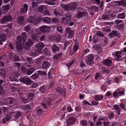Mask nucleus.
Returning <instances> with one entry per match:
<instances>
[{
  "label": "nucleus",
  "mask_w": 126,
  "mask_h": 126,
  "mask_svg": "<svg viewBox=\"0 0 126 126\" xmlns=\"http://www.w3.org/2000/svg\"><path fill=\"white\" fill-rule=\"evenodd\" d=\"M5 101L3 102L2 104L10 106V107L16 105L17 102L16 99L12 97H7Z\"/></svg>",
  "instance_id": "1"
},
{
  "label": "nucleus",
  "mask_w": 126,
  "mask_h": 126,
  "mask_svg": "<svg viewBox=\"0 0 126 126\" xmlns=\"http://www.w3.org/2000/svg\"><path fill=\"white\" fill-rule=\"evenodd\" d=\"M19 81L27 85H30V84L33 82L30 79L27 77H25L23 78H20L19 79Z\"/></svg>",
  "instance_id": "2"
},
{
  "label": "nucleus",
  "mask_w": 126,
  "mask_h": 126,
  "mask_svg": "<svg viewBox=\"0 0 126 126\" xmlns=\"http://www.w3.org/2000/svg\"><path fill=\"white\" fill-rule=\"evenodd\" d=\"M64 16L65 17L62 18L61 20L64 22L66 24H68V23L71 21V15L70 13H67L65 14Z\"/></svg>",
  "instance_id": "3"
},
{
  "label": "nucleus",
  "mask_w": 126,
  "mask_h": 126,
  "mask_svg": "<svg viewBox=\"0 0 126 126\" xmlns=\"http://www.w3.org/2000/svg\"><path fill=\"white\" fill-rule=\"evenodd\" d=\"M94 57L92 54L88 55L86 60V63L88 65L92 66L94 64Z\"/></svg>",
  "instance_id": "4"
},
{
  "label": "nucleus",
  "mask_w": 126,
  "mask_h": 126,
  "mask_svg": "<svg viewBox=\"0 0 126 126\" xmlns=\"http://www.w3.org/2000/svg\"><path fill=\"white\" fill-rule=\"evenodd\" d=\"M44 47V45L42 42L37 44L35 46V51L39 54L42 53V50Z\"/></svg>",
  "instance_id": "5"
},
{
  "label": "nucleus",
  "mask_w": 126,
  "mask_h": 126,
  "mask_svg": "<svg viewBox=\"0 0 126 126\" xmlns=\"http://www.w3.org/2000/svg\"><path fill=\"white\" fill-rule=\"evenodd\" d=\"M88 10L89 13L93 15H94L93 13L94 12H97L98 11V7L95 6H92L89 7Z\"/></svg>",
  "instance_id": "6"
},
{
  "label": "nucleus",
  "mask_w": 126,
  "mask_h": 126,
  "mask_svg": "<svg viewBox=\"0 0 126 126\" xmlns=\"http://www.w3.org/2000/svg\"><path fill=\"white\" fill-rule=\"evenodd\" d=\"M76 119L73 117H71L66 120V126H70L72 124H74L76 122Z\"/></svg>",
  "instance_id": "7"
},
{
  "label": "nucleus",
  "mask_w": 126,
  "mask_h": 126,
  "mask_svg": "<svg viewBox=\"0 0 126 126\" xmlns=\"http://www.w3.org/2000/svg\"><path fill=\"white\" fill-rule=\"evenodd\" d=\"M12 20V17L11 16L6 15L1 19L0 22L2 24H3L7 22L10 21Z\"/></svg>",
  "instance_id": "8"
},
{
  "label": "nucleus",
  "mask_w": 126,
  "mask_h": 126,
  "mask_svg": "<svg viewBox=\"0 0 126 126\" xmlns=\"http://www.w3.org/2000/svg\"><path fill=\"white\" fill-rule=\"evenodd\" d=\"M33 44V42L31 39H30L24 45L23 47L26 49L28 50L30 48V46Z\"/></svg>",
  "instance_id": "9"
},
{
  "label": "nucleus",
  "mask_w": 126,
  "mask_h": 126,
  "mask_svg": "<svg viewBox=\"0 0 126 126\" xmlns=\"http://www.w3.org/2000/svg\"><path fill=\"white\" fill-rule=\"evenodd\" d=\"M28 21L31 23L35 25L38 23V21L32 16H30L29 18Z\"/></svg>",
  "instance_id": "10"
},
{
  "label": "nucleus",
  "mask_w": 126,
  "mask_h": 126,
  "mask_svg": "<svg viewBox=\"0 0 126 126\" xmlns=\"http://www.w3.org/2000/svg\"><path fill=\"white\" fill-rule=\"evenodd\" d=\"M10 6L9 4H7L2 7L1 10L3 13L6 14L7 12L9 10Z\"/></svg>",
  "instance_id": "11"
},
{
  "label": "nucleus",
  "mask_w": 126,
  "mask_h": 126,
  "mask_svg": "<svg viewBox=\"0 0 126 126\" xmlns=\"http://www.w3.org/2000/svg\"><path fill=\"white\" fill-rule=\"evenodd\" d=\"M17 20L18 23L19 24H20L23 26L25 24V23L24 22V16L19 17L17 18Z\"/></svg>",
  "instance_id": "12"
},
{
  "label": "nucleus",
  "mask_w": 126,
  "mask_h": 126,
  "mask_svg": "<svg viewBox=\"0 0 126 126\" xmlns=\"http://www.w3.org/2000/svg\"><path fill=\"white\" fill-rule=\"evenodd\" d=\"M40 20L45 23L47 24L50 23L51 21V19L50 18L46 17H41L40 18Z\"/></svg>",
  "instance_id": "13"
},
{
  "label": "nucleus",
  "mask_w": 126,
  "mask_h": 126,
  "mask_svg": "<svg viewBox=\"0 0 126 126\" xmlns=\"http://www.w3.org/2000/svg\"><path fill=\"white\" fill-rule=\"evenodd\" d=\"M49 27L46 25H44L40 27L39 30L42 32H48Z\"/></svg>",
  "instance_id": "14"
},
{
  "label": "nucleus",
  "mask_w": 126,
  "mask_h": 126,
  "mask_svg": "<svg viewBox=\"0 0 126 126\" xmlns=\"http://www.w3.org/2000/svg\"><path fill=\"white\" fill-rule=\"evenodd\" d=\"M50 64L49 63L45 61L43 62L42 64V67L43 69H47L48 68Z\"/></svg>",
  "instance_id": "15"
},
{
  "label": "nucleus",
  "mask_w": 126,
  "mask_h": 126,
  "mask_svg": "<svg viewBox=\"0 0 126 126\" xmlns=\"http://www.w3.org/2000/svg\"><path fill=\"white\" fill-rule=\"evenodd\" d=\"M86 12L80 11L77 14V17L78 18H80L83 16H85L86 15Z\"/></svg>",
  "instance_id": "16"
},
{
  "label": "nucleus",
  "mask_w": 126,
  "mask_h": 126,
  "mask_svg": "<svg viewBox=\"0 0 126 126\" xmlns=\"http://www.w3.org/2000/svg\"><path fill=\"white\" fill-rule=\"evenodd\" d=\"M115 2L116 3L118 4V5L123 7L126 6V2L123 0H121L120 1H115Z\"/></svg>",
  "instance_id": "17"
},
{
  "label": "nucleus",
  "mask_w": 126,
  "mask_h": 126,
  "mask_svg": "<svg viewBox=\"0 0 126 126\" xmlns=\"http://www.w3.org/2000/svg\"><path fill=\"white\" fill-rule=\"evenodd\" d=\"M56 91L59 93L61 94L63 96L64 98L65 96V92L64 89H60L58 87L56 89Z\"/></svg>",
  "instance_id": "18"
},
{
  "label": "nucleus",
  "mask_w": 126,
  "mask_h": 126,
  "mask_svg": "<svg viewBox=\"0 0 126 126\" xmlns=\"http://www.w3.org/2000/svg\"><path fill=\"white\" fill-rule=\"evenodd\" d=\"M28 6L27 5L26 3L25 4L23 7L21 8L20 9V12L21 13H25L27 12L28 11Z\"/></svg>",
  "instance_id": "19"
},
{
  "label": "nucleus",
  "mask_w": 126,
  "mask_h": 126,
  "mask_svg": "<svg viewBox=\"0 0 126 126\" xmlns=\"http://www.w3.org/2000/svg\"><path fill=\"white\" fill-rule=\"evenodd\" d=\"M69 4L70 10L72 11L75 10L76 9L77 6V4L76 3V2L71 3Z\"/></svg>",
  "instance_id": "20"
},
{
  "label": "nucleus",
  "mask_w": 126,
  "mask_h": 126,
  "mask_svg": "<svg viewBox=\"0 0 126 126\" xmlns=\"http://www.w3.org/2000/svg\"><path fill=\"white\" fill-rule=\"evenodd\" d=\"M62 8L66 11L70 10L69 4H62L61 5Z\"/></svg>",
  "instance_id": "21"
},
{
  "label": "nucleus",
  "mask_w": 126,
  "mask_h": 126,
  "mask_svg": "<svg viewBox=\"0 0 126 126\" xmlns=\"http://www.w3.org/2000/svg\"><path fill=\"white\" fill-rule=\"evenodd\" d=\"M51 48H52V51L54 52L59 51L60 49L57 46L56 44H54L52 45Z\"/></svg>",
  "instance_id": "22"
},
{
  "label": "nucleus",
  "mask_w": 126,
  "mask_h": 126,
  "mask_svg": "<svg viewBox=\"0 0 126 126\" xmlns=\"http://www.w3.org/2000/svg\"><path fill=\"white\" fill-rule=\"evenodd\" d=\"M35 71L34 68L32 67L27 70V74L28 75H30L32 74Z\"/></svg>",
  "instance_id": "23"
},
{
  "label": "nucleus",
  "mask_w": 126,
  "mask_h": 126,
  "mask_svg": "<svg viewBox=\"0 0 126 126\" xmlns=\"http://www.w3.org/2000/svg\"><path fill=\"white\" fill-rule=\"evenodd\" d=\"M111 63L112 61L111 60L108 59H106L104 60L103 61V64L107 65L108 66H110Z\"/></svg>",
  "instance_id": "24"
},
{
  "label": "nucleus",
  "mask_w": 126,
  "mask_h": 126,
  "mask_svg": "<svg viewBox=\"0 0 126 126\" xmlns=\"http://www.w3.org/2000/svg\"><path fill=\"white\" fill-rule=\"evenodd\" d=\"M110 36L111 37H112L113 36L117 37L118 35L117 32L116 31H113L112 32L109 34Z\"/></svg>",
  "instance_id": "25"
},
{
  "label": "nucleus",
  "mask_w": 126,
  "mask_h": 126,
  "mask_svg": "<svg viewBox=\"0 0 126 126\" xmlns=\"http://www.w3.org/2000/svg\"><path fill=\"white\" fill-rule=\"evenodd\" d=\"M125 14V13H123L119 14L117 15V17L119 19H124L126 17Z\"/></svg>",
  "instance_id": "26"
},
{
  "label": "nucleus",
  "mask_w": 126,
  "mask_h": 126,
  "mask_svg": "<svg viewBox=\"0 0 126 126\" xmlns=\"http://www.w3.org/2000/svg\"><path fill=\"white\" fill-rule=\"evenodd\" d=\"M56 0H48V1H46L45 2L48 5H53L55 4L54 2Z\"/></svg>",
  "instance_id": "27"
},
{
  "label": "nucleus",
  "mask_w": 126,
  "mask_h": 126,
  "mask_svg": "<svg viewBox=\"0 0 126 126\" xmlns=\"http://www.w3.org/2000/svg\"><path fill=\"white\" fill-rule=\"evenodd\" d=\"M11 118V117L9 116L4 117L2 119L3 123H4L8 121Z\"/></svg>",
  "instance_id": "28"
},
{
  "label": "nucleus",
  "mask_w": 126,
  "mask_h": 126,
  "mask_svg": "<svg viewBox=\"0 0 126 126\" xmlns=\"http://www.w3.org/2000/svg\"><path fill=\"white\" fill-rule=\"evenodd\" d=\"M102 18L103 20H108L110 19V17L108 15H103L102 16Z\"/></svg>",
  "instance_id": "29"
},
{
  "label": "nucleus",
  "mask_w": 126,
  "mask_h": 126,
  "mask_svg": "<svg viewBox=\"0 0 126 126\" xmlns=\"http://www.w3.org/2000/svg\"><path fill=\"white\" fill-rule=\"evenodd\" d=\"M52 100V99L49 97L46 98L45 99V102H46L47 104L49 105L51 104V102Z\"/></svg>",
  "instance_id": "30"
},
{
  "label": "nucleus",
  "mask_w": 126,
  "mask_h": 126,
  "mask_svg": "<svg viewBox=\"0 0 126 126\" xmlns=\"http://www.w3.org/2000/svg\"><path fill=\"white\" fill-rule=\"evenodd\" d=\"M32 38L34 41H37L38 37L37 34H36L33 33L31 35Z\"/></svg>",
  "instance_id": "31"
},
{
  "label": "nucleus",
  "mask_w": 126,
  "mask_h": 126,
  "mask_svg": "<svg viewBox=\"0 0 126 126\" xmlns=\"http://www.w3.org/2000/svg\"><path fill=\"white\" fill-rule=\"evenodd\" d=\"M21 38L23 39L24 41H25L27 39V33L25 32H23L21 34Z\"/></svg>",
  "instance_id": "32"
},
{
  "label": "nucleus",
  "mask_w": 126,
  "mask_h": 126,
  "mask_svg": "<svg viewBox=\"0 0 126 126\" xmlns=\"http://www.w3.org/2000/svg\"><path fill=\"white\" fill-rule=\"evenodd\" d=\"M6 35L4 33H2L0 35V38L2 40V41L4 42L6 40Z\"/></svg>",
  "instance_id": "33"
},
{
  "label": "nucleus",
  "mask_w": 126,
  "mask_h": 126,
  "mask_svg": "<svg viewBox=\"0 0 126 126\" xmlns=\"http://www.w3.org/2000/svg\"><path fill=\"white\" fill-rule=\"evenodd\" d=\"M38 74L40 75L43 76L45 77H46L47 75L46 72H44L41 70H38L37 71Z\"/></svg>",
  "instance_id": "34"
},
{
  "label": "nucleus",
  "mask_w": 126,
  "mask_h": 126,
  "mask_svg": "<svg viewBox=\"0 0 126 126\" xmlns=\"http://www.w3.org/2000/svg\"><path fill=\"white\" fill-rule=\"evenodd\" d=\"M22 115V113L21 112L19 111L15 115V117L16 119H18L19 117H21Z\"/></svg>",
  "instance_id": "35"
},
{
  "label": "nucleus",
  "mask_w": 126,
  "mask_h": 126,
  "mask_svg": "<svg viewBox=\"0 0 126 126\" xmlns=\"http://www.w3.org/2000/svg\"><path fill=\"white\" fill-rule=\"evenodd\" d=\"M9 79L11 81H18L12 75L9 77Z\"/></svg>",
  "instance_id": "36"
},
{
  "label": "nucleus",
  "mask_w": 126,
  "mask_h": 126,
  "mask_svg": "<svg viewBox=\"0 0 126 126\" xmlns=\"http://www.w3.org/2000/svg\"><path fill=\"white\" fill-rule=\"evenodd\" d=\"M45 8V6L44 5H42L39 6L38 9V12L40 13L42 12Z\"/></svg>",
  "instance_id": "37"
},
{
  "label": "nucleus",
  "mask_w": 126,
  "mask_h": 126,
  "mask_svg": "<svg viewBox=\"0 0 126 126\" xmlns=\"http://www.w3.org/2000/svg\"><path fill=\"white\" fill-rule=\"evenodd\" d=\"M78 49V45L77 44H76L74 46L73 48V51L74 52H73V54H74L77 51Z\"/></svg>",
  "instance_id": "38"
},
{
  "label": "nucleus",
  "mask_w": 126,
  "mask_h": 126,
  "mask_svg": "<svg viewBox=\"0 0 126 126\" xmlns=\"http://www.w3.org/2000/svg\"><path fill=\"white\" fill-rule=\"evenodd\" d=\"M31 29V28L30 25H27L25 27L24 30L26 32L30 31Z\"/></svg>",
  "instance_id": "39"
},
{
  "label": "nucleus",
  "mask_w": 126,
  "mask_h": 126,
  "mask_svg": "<svg viewBox=\"0 0 126 126\" xmlns=\"http://www.w3.org/2000/svg\"><path fill=\"white\" fill-rule=\"evenodd\" d=\"M103 46H105L107 44L108 42V40L107 38H103Z\"/></svg>",
  "instance_id": "40"
},
{
  "label": "nucleus",
  "mask_w": 126,
  "mask_h": 126,
  "mask_svg": "<svg viewBox=\"0 0 126 126\" xmlns=\"http://www.w3.org/2000/svg\"><path fill=\"white\" fill-rule=\"evenodd\" d=\"M79 66L80 67L82 68L83 67H85V64L82 60H81L79 63Z\"/></svg>",
  "instance_id": "41"
},
{
  "label": "nucleus",
  "mask_w": 126,
  "mask_h": 126,
  "mask_svg": "<svg viewBox=\"0 0 126 126\" xmlns=\"http://www.w3.org/2000/svg\"><path fill=\"white\" fill-rule=\"evenodd\" d=\"M54 13L57 16H60V14L59 13V11L57 9H55L54 11Z\"/></svg>",
  "instance_id": "42"
},
{
  "label": "nucleus",
  "mask_w": 126,
  "mask_h": 126,
  "mask_svg": "<svg viewBox=\"0 0 126 126\" xmlns=\"http://www.w3.org/2000/svg\"><path fill=\"white\" fill-rule=\"evenodd\" d=\"M80 123L82 126H86L87 125V123L86 121L84 120L81 121Z\"/></svg>",
  "instance_id": "43"
},
{
  "label": "nucleus",
  "mask_w": 126,
  "mask_h": 126,
  "mask_svg": "<svg viewBox=\"0 0 126 126\" xmlns=\"http://www.w3.org/2000/svg\"><path fill=\"white\" fill-rule=\"evenodd\" d=\"M13 60L15 62L18 61L20 60V58L18 56L15 55L14 56Z\"/></svg>",
  "instance_id": "44"
},
{
  "label": "nucleus",
  "mask_w": 126,
  "mask_h": 126,
  "mask_svg": "<svg viewBox=\"0 0 126 126\" xmlns=\"http://www.w3.org/2000/svg\"><path fill=\"white\" fill-rule=\"evenodd\" d=\"M62 53H58L54 56V58L55 59H58L62 55Z\"/></svg>",
  "instance_id": "45"
},
{
  "label": "nucleus",
  "mask_w": 126,
  "mask_h": 126,
  "mask_svg": "<svg viewBox=\"0 0 126 126\" xmlns=\"http://www.w3.org/2000/svg\"><path fill=\"white\" fill-rule=\"evenodd\" d=\"M96 35L100 37H103L104 35L103 33L99 31H97L96 33Z\"/></svg>",
  "instance_id": "46"
},
{
  "label": "nucleus",
  "mask_w": 126,
  "mask_h": 126,
  "mask_svg": "<svg viewBox=\"0 0 126 126\" xmlns=\"http://www.w3.org/2000/svg\"><path fill=\"white\" fill-rule=\"evenodd\" d=\"M39 3L38 2L35 1L34 0H33L32 3V8H34L38 4H39Z\"/></svg>",
  "instance_id": "47"
},
{
  "label": "nucleus",
  "mask_w": 126,
  "mask_h": 126,
  "mask_svg": "<svg viewBox=\"0 0 126 126\" xmlns=\"http://www.w3.org/2000/svg\"><path fill=\"white\" fill-rule=\"evenodd\" d=\"M26 60L28 61L29 64H31L32 62V59L30 57H27L26 58Z\"/></svg>",
  "instance_id": "48"
},
{
  "label": "nucleus",
  "mask_w": 126,
  "mask_h": 126,
  "mask_svg": "<svg viewBox=\"0 0 126 126\" xmlns=\"http://www.w3.org/2000/svg\"><path fill=\"white\" fill-rule=\"evenodd\" d=\"M39 77V75L36 74H33L31 77L33 79H36Z\"/></svg>",
  "instance_id": "49"
},
{
  "label": "nucleus",
  "mask_w": 126,
  "mask_h": 126,
  "mask_svg": "<svg viewBox=\"0 0 126 126\" xmlns=\"http://www.w3.org/2000/svg\"><path fill=\"white\" fill-rule=\"evenodd\" d=\"M35 95L34 94L31 93H28V96L29 97L30 99H32L34 97Z\"/></svg>",
  "instance_id": "50"
},
{
  "label": "nucleus",
  "mask_w": 126,
  "mask_h": 126,
  "mask_svg": "<svg viewBox=\"0 0 126 126\" xmlns=\"http://www.w3.org/2000/svg\"><path fill=\"white\" fill-rule=\"evenodd\" d=\"M66 32L68 34L72 32L73 31L71 30V28H70L67 27L65 29Z\"/></svg>",
  "instance_id": "51"
},
{
  "label": "nucleus",
  "mask_w": 126,
  "mask_h": 126,
  "mask_svg": "<svg viewBox=\"0 0 126 126\" xmlns=\"http://www.w3.org/2000/svg\"><path fill=\"white\" fill-rule=\"evenodd\" d=\"M17 49L19 50H21L23 49V47L20 44L17 45L16 46Z\"/></svg>",
  "instance_id": "52"
},
{
  "label": "nucleus",
  "mask_w": 126,
  "mask_h": 126,
  "mask_svg": "<svg viewBox=\"0 0 126 126\" xmlns=\"http://www.w3.org/2000/svg\"><path fill=\"white\" fill-rule=\"evenodd\" d=\"M115 56H116V60L119 61L121 59V58L122 57L121 56L118 55L116 53Z\"/></svg>",
  "instance_id": "53"
},
{
  "label": "nucleus",
  "mask_w": 126,
  "mask_h": 126,
  "mask_svg": "<svg viewBox=\"0 0 126 126\" xmlns=\"http://www.w3.org/2000/svg\"><path fill=\"white\" fill-rule=\"evenodd\" d=\"M56 29L60 33H62L63 32V29L61 27H59L57 26Z\"/></svg>",
  "instance_id": "54"
},
{
  "label": "nucleus",
  "mask_w": 126,
  "mask_h": 126,
  "mask_svg": "<svg viewBox=\"0 0 126 126\" xmlns=\"http://www.w3.org/2000/svg\"><path fill=\"white\" fill-rule=\"evenodd\" d=\"M23 108L24 110H27L30 109V106L29 105H27L23 107Z\"/></svg>",
  "instance_id": "55"
},
{
  "label": "nucleus",
  "mask_w": 126,
  "mask_h": 126,
  "mask_svg": "<svg viewBox=\"0 0 126 126\" xmlns=\"http://www.w3.org/2000/svg\"><path fill=\"white\" fill-rule=\"evenodd\" d=\"M68 37L69 38H72L73 36L74 32H72L70 33H68Z\"/></svg>",
  "instance_id": "56"
},
{
  "label": "nucleus",
  "mask_w": 126,
  "mask_h": 126,
  "mask_svg": "<svg viewBox=\"0 0 126 126\" xmlns=\"http://www.w3.org/2000/svg\"><path fill=\"white\" fill-rule=\"evenodd\" d=\"M52 21L53 22L56 23L58 22L59 21V19L57 18H53L52 19Z\"/></svg>",
  "instance_id": "57"
},
{
  "label": "nucleus",
  "mask_w": 126,
  "mask_h": 126,
  "mask_svg": "<svg viewBox=\"0 0 126 126\" xmlns=\"http://www.w3.org/2000/svg\"><path fill=\"white\" fill-rule=\"evenodd\" d=\"M17 125L19 126H26L23 124V122L21 121H19L17 122Z\"/></svg>",
  "instance_id": "58"
},
{
  "label": "nucleus",
  "mask_w": 126,
  "mask_h": 126,
  "mask_svg": "<svg viewBox=\"0 0 126 126\" xmlns=\"http://www.w3.org/2000/svg\"><path fill=\"white\" fill-rule=\"evenodd\" d=\"M12 75H13L15 77L17 78H18L19 76V73L17 72H14L12 74Z\"/></svg>",
  "instance_id": "59"
},
{
  "label": "nucleus",
  "mask_w": 126,
  "mask_h": 126,
  "mask_svg": "<svg viewBox=\"0 0 126 126\" xmlns=\"http://www.w3.org/2000/svg\"><path fill=\"white\" fill-rule=\"evenodd\" d=\"M41 92L43 93L45 92L46 91V89L44 86H42L40 87V89Z\"/></svg>",
  "instance_id": "60"
},
{
  "label": "nucleus",
  "mask_w": 126,
  "mask_h": 126,
  "mask_svg": "<svg viewBox=\"0 0 126 126\" xmlns=\"http://www.w3.org/2000/svg\"><path fill=\"white\" fill-rule=\"evenodd\" d=\"M74 61L73 60L70 62L68 64H66V66L68 67V68H69V67L71 66L74 63Z\"/></svg>",
  "instance_id": "61"
},
{
  "label": "nucleus",
  "mask_w": 126,
  "mask_h": 126,
  "mask_svg": "<svg viewBox=\"0 0 126 126\" xmlns=\"http://www.w3.org/2000/svg\"><path fill=\"white\" fill-rule=\"evenodd\" d=\"M118 27L120 30H122L124 28V24L123 23L120 24L118 25Z\"/></svg>",
  "instance_id": "62"
},
{
  "label": "nucleus",
  "mask_w": 126,
  "mask_h": 126,
  "mask_svg": "<svg viewBox=\"0 0 126 126\" xmlns=\"http://www.w3.org/2000/svg\"><path fill=\"white\" fill-rule=\"evenodd\" d=\"M44 52L45 54H48L49 53V51L47 48H46L44 49Z\"/></svg>",
  "instance_id": "63"
},
{
  "label": "nucleus",
  "mask_w": 126,
  "mask_h": 126,
  "mask_svg": "<svg viewBox=\"0 0 126 126\" xmlns=\"http://www.w3.org/2000/svg\"><path fill=\"white\" fill-rule=\"evenodd\" d=\"M43 13L44 15H50V14L49 13V12L47 10H45L43 12Z\"/></svg>",
  "instance_id": "64"
}]
</instances>
